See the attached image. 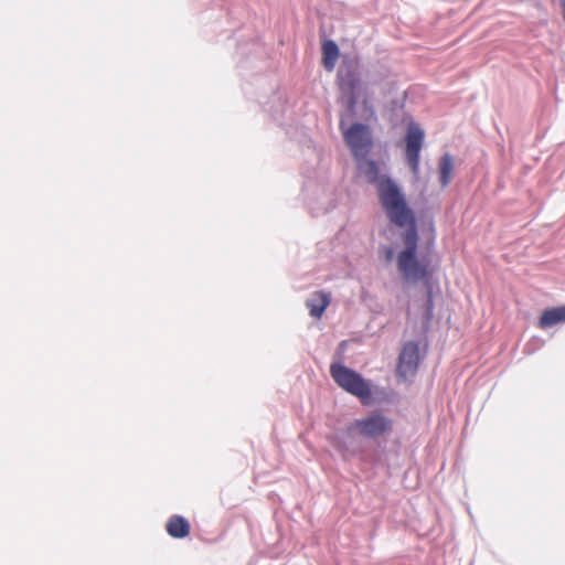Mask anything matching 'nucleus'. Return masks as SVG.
I'll use <instances>...</instances> for the list:
<instances>
[{
    "label": "nucleus",
    "mask_w": 565,
    "mask_h": 565,
    "mask_svg": "<svg viewBox=\"0 0 565 565\" xmlns=\"http://www.w3.org/2000/svg\"><path fill=\"white\" fill-rule=\"evenodd\" d=\"M338 78L342 90L348 92L349 108H353L356 104V90L360 87V76L353 66L340 67L338 72Z\"/></svg>",
    "instance_id": "obj_8"
},
{
    "label": "nucleus",
    "mask_w": 565,
    "mask_h": 565,
    "mask_svg": "<svg viewBox=\"0 0 565 565\" xmlns=\"http://www.w3.org/2000/svg\"><path fill=\"white\" fill-rule=\"evenodd\" d=\"M166 530L171 537L184 539L190 533V524L185 518L172 515L166 524Z\"/></svg>",
    "instance_id": "obj_10"
},
{
    "label": "nucleus",
    "mask_w": 565,
    "mask_h": 565,
    "mask_svg": "<svg viewBox=\"0 0 565 565\" xmlns=\"http://www.w3.org/2000/svg\"><path fill=\"white\" fill-rule=\"evenodd\" d=\"M454 168L455 162L452 156L448 152L444 153L438 162L439 182L443 188H446L450 183Z\"/></svg>",
    "instance_id": "obj_12"
},
{
    "label": "nucleus",
    "mask_w": 565,
    "mask_h": 565,
    "mask_svg": "<svg viewBox=\"0 0 565 565\" xmlns=\"http://www.w3.org/2000/svg\"><path fill=\"white\" fill-rule=\"evenodd\" d=\"M331 301V296L326 291L313 292L307 300L306 306L309 309L310 316L313 318H321L327 307Z\"/></svg>",
    "instance_id": "obj_9"
},
{
    "label": "nucleus",
    "mask_w": 565,
    "mask_h": 565,
    "mask_svg": "<svg viewBox=\"0 0 565 565\" xmlns=\"http://www.w3.org/2000/svg\"><path fill=\"white\" fill-rule=\"evenodd\" d=\"M405 228L403 234L404 249L397 255V268L406 281L417 282L427 277V266L417 258L418 233L416 228L415 214L412 211L409 223L402 225Z\"/></svg>",
    "instance_id": "obj_2"
},
{
    "label": "nucleus",
    "mask_w": 565,
    "mask_h": 565,
    "mask_svg": "<svg viewBox=\"0 0 565 565\" xmlns=\"http://www.w3.org/2000/svg\"><path fill=\"white\" fill-rule=\"evenodd\" d=\"M330 374L333 381L345 392L362 401L371 397L370 384L354 370L340 363H332Z\"/></svg>",
    "instance_id": "obj_4"
},
{
    "label": "nucleus",
    "mask_w": 565,
    "mask_h": 565,
    "mask_svg": "<svg viewBox=\"0 0 565 565\" xmlns=\"http://www.w3.org/2000/svg\"><path fill=\"white\" fill-rule=\"evenodd\" d=\"M420 361L419 345L414 341L406 342L398 356L397 375L404 380L417 373Z\"/></svg>",
    "instance_id": "obj_7"
},
{
    "label": "nucleus",
    "mask_w": 565,
    "mask_h": 565,
    "mask_svg": "<svg viewBox=\"0 0 565 565\" xmlns=\"http://www.w3.org/2000/svg\"><path fill=\"white\" fill-rule=\"evenodd\" d=\"M394 252L392 248H387L386 250V259L391 260L393 258Z\"/></svg>",
    "instance_id": "obj_15"
},
{
    "label": "nucleus",
    "mask_w": 565,
    "mask_h": 565,
    "mask_svg": "<svg viewBox=\"0 0 565 565\" xmlns=\"http://www.w3.org/2000/svg\"><path fill=\"white\" fill-rule=\"evenodd\" d=\"M559 322H565V305L544 310L540 318L539 326L542 329H547Z\"/></svg>",
    "instance_id": "obj_11"
},
{
    "label": "nucleus",
    "mask_w": 565,
    "mask_h": 565,
    "mask_svg": "<svg viewBox=\"0 0 565 565\" xmlns=\"http://www.w3.org/2000/svg\"><path fill=\"white\" fill-rule=\"evenodd\" d=\"M344 141L355 159L367 157L372 149V132L367 125L353 124L343 132Z\"/></svg>",
    "instance_id": "obj_5"
},
{
    "label": "nucleus",
    "mask_w": 565,
    "mask_h": 565,
    "mask_svg": "<svg viewBox=\"0 0 565 565\" xmlns=\"http://www.w3.org/2000/svg\"><path fill=\"white\" fill-rule=\"evenodd\" d=\"M425 132L418 124L411 121L405 136V157L414 177L419 174L420 151L424 146Z\"/></svg>",
    "instance_id": "obj_6"
},
{
    "label": "nucleus",
    "mask_w": 565,
    "mask_h": 565,
    "mask_svg": "<svg viewBox=\"0 0 565 565\" xmlns=\"http://www.w3.org/2000/svg\"><path fill=\"white\" fill-rule=\"evenodd\" d=\"M393 429V420L379 411L369 413L347 426L350 436L360 435L367 439H376L390 434Z\"/></svg>",
    "instance_id": "obj_3"
},
{
    "label": "nucleus",
    "mask_w": 565,
    "mask_h": 565,
    "mask_svg": "<svg viewBox=\"0 0 565 565\" xmlns=\"http://www.w3.org/2000/svg\"><path fill=\"white\" fill-rule=\"evenodd\" d=\"M323 53V65L327 71H332L334 68L335 62L339 56V47L334 41L328 40L322 45Z\"/></svg>",
    "instance_id": "obj_13"
},
{
    "label": "nucleus",
    "mask_w": 565,
    "mask_h": 565,
    "mask_svg": "<svg viewBox=\"0 0 565 565\" xmlns=\"http://www.w3.org/2000/svg\"><path fill=\"white\" fill-rule=\"evenodd\" d=\"M358 170L365 180L376 186L377 196L391 223L402 226L412 220L402 188L386 173L381 172L380 164L367 157L356 159Z\"/></svg>",
    "instance_id": "obj_1"
},
{
    "label": "nucleus",
    "mask_w": 565,
    "mask_h": 565,
    "mask_svg": "<svg viewBox=\"0 0 565 565\" xmlns=\"http://www.w3.org/2000/svg\"><path fill=\"white\" fill-rule=\"evenodd\" d=\"M433 311H434V299H433V289L429 286L427 288V299L425 303V313L427 319L433 318Z\"/></svg>",
    "instance_id": "obj_14"
}]
</instances>
